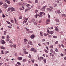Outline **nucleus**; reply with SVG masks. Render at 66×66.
Returning a JSON list of instances; mask_svg holds the SVG:
<instances>
[{
  "label": "nucleus",
  "mask_w": 66,
  "mask_h": 66,
  "mask_svg": "<svg viewBox=\"0 0 66 66\" xmlns=\"http://www.w3.org/2000/svg\"><path fill=\"white\" fill-rule=\"evenodd\" d=\"M17 64H18V65H21V63H20L19 62H17Z\"/></svg>",
  "instance_id": "obj_29"
},
{
  "label": "nucleus",
  "mask_w": 66,
  "mask_h": 66,
  "mask_svg": "<svg viewBox=\"0 0 66 66\" xmlns=\"http://www.w3.org/2000/svg\"><path fill=\"white\" fill-rule=\"evenodd\" d=\"M34 24L35 25H36L37 24V22H34Z\"/></svg>",
  "instance_id": "obj_46"
},
{
  "label": "nucleus",
  "mask_w": 66,
  "mask_h": 66,
  "mask_svg": "<svg viewBox=\"0 0 66 66\" xmlns=\"http://www.w3.org/2000/svg\"><path fill=\"white\" fill-rule=\"evenodd\" d=\"M10 38V37H9V36L7 35V36L6 38Z\"/></svg>",
  "instance_id": "obj_53"
},
{
  "label": "nucleus",
  "mask_w": 66,
  "mask_h": 66,
  "mask_svg": "<svg viewBox=\"0 0 66 66\" xmlns=\"http://www.w3.org/2000/svg\"><path fill=\"white\" fill-rule=\"evenodd\" d=\"M24 9V7L23 6H22L20 9V10H22V11H23V10Z\"/></svg>",
  "instance_id": "obj_7"
},
{
  "label": "nucleus",
  "mask_w": 66,
  "mask_h": 66,
  "mask_svg": "<svg viewBox=\"0 0 66 66\" xmlns=\"http://www.w3.org/2000/svg\"><path fill=\"white\" fill-rule=\"evenodd\" d=\"M47 22H50V20L49 19H47Z\"/></svg>",
  "instance_id": "obj_39"
},
{
  "label": "nucleus",
  "mask_w": 66,
  "mask_h": 66,
  "mask_svg": "<svg viewBox=\"0 0 66 66\" xmlns=\"http://www.w3.org/2000/svg\"><path fill=\"white\" fill-rule=\"evenodd\" d=\"M50 48H51V49H53V45H50Z\"/></svg>",
  "instance_id": "obj_30"
},
{
  "label": "nucleus",
  "mask_w": 66,
  "mask_h": 66,
  "mask_svg": "<svg viewBox=\"0 0 66 66\" xmlns=\"http://www.w3.org/2000/svg\"><path fill=\"white\" fill-rule=\"evenodd\" d=\"M23 53L24 54H28V52L26 51H24Z\"/></svg>",
  "instance_id": "obj_28"
},
{
  "label": "nucleus",
  "mask_w": 66,
  "mask_h": 66,
  "mask_svg": "<svg viewBox=\"0 0 66 66\" xmlns=\"http://www.w3.org/2000/svg\"><path fill=\"white\" fill-rule=\"evenodd\" d=\"M29 47H30L29 45H27V48H29Z\"/></svg>",
  "instance_id": "obj_63"
},
{
  "label": "nucleus",
  "mask_w": 66,
  "mask_h": 66,
  "mask_svg": "<svg viewBox=\"0 0 66 66\" xmlns=\"http://www.w3.org/2000/svg\"><path fill=\"white\" fill-rule=\"evenodd\" d=\"M46 8V6H44L42 8V11H44L45 9Z\"/></svg>",
  "instance_id": "obj_12"
},
{
  "label": "nucleus",
  "mask_w": 66,
  "mask_h": 66,
  "mask_svg": "<svg viewBox=\"0 0 66 66\" xmlns=\"http://www.w3.org/2000/svg\"><path fill=\"white\" fill-rule=\"evenodd\" d=\"M54 33V32L53 31H51V32H50V34H51V35L53 34Z\"/></svg>",
  "instance_id": "obj_17"
},
{
  "label": "nucleus",
  "mask_w": 66,
  "mask_h": 66,
  "mask_svg": "<svg viewBox=\"0 0 66 66\" xmlns=\"http://www.w3.org/2000/svg\"><path fill=\"white\" fill-rule=\"evenodd\" d=\"M1 49H3V50H5V48L3 46H1Z\"/></svg>",
  "instance_id": "obj_14"
},
{
  "label": "nucleus",
  "mask_w": 66,
  "mask_h": 66,
  "mask_svg": "<svg viewBox=\"0 0 66 66\" xmlns=\"http://www.w3.org/2000/svg\"><path fill=\"white\" fill-rule=\"evenodd\" d=\"M6 40L7 41V42H9V41L10 40V39H9V38H6Z\"/></svg>",
  "instance_id": "obj_25"
},
{
  "label": "nucleus",
  "mask_w": 66,
  "mask_h": 66,
  "mask_svg": "<svg viewBox=\"0 0 66 66\" xmlns=\"http://www.w3.org/2000/svg\"><path fill=\"white\" fill-rule=\"evenodd\" d=\"M33 32H34L33 31H29L28 32V33L29 34L30 33H33Z\"/></svg>",
  "instance_id": "obj_15"
},
{
  "label": "nucleus",
  "mask_w": 66,
  "mask_h": 66,
  "mask_svg": "<svg viewBox=\"0 0 66 66\" xmlns=\"http://www.w3.org/2000/svg\"><path fill=\"white\" fill-rule=\"evenodd\" d=\"M35 20L34 19H32L31 21V22H34V21H35Z\"/></svg>",
  "instance_id": "obj_16"
},
{
  "label": "nucleus",
  "mask_w": 66,
  "mask_h": 66,
  "mask_svg": "<svg viewBox=\"0 0 66 66\" xmlns=\"http://www.w3.org/2000/svg\"><path fill=\"white\" fill-rule=\"evenodd\" d=\"M55 13L57 12V13L58 14H60L61 13V12H60V11L59 10H58V11H55Z\"/></svg>",
  "instance_id": "obj_10"
},
{
  "label": "nucleus",
  "mask_w": 66,
  "mask_h": 66,
  "mask_svg": "<svg viewBox=\"0 0 66 66\" xmlns=\"http://www.w3.org/2000/svg\"><path fill=\"white\" fill-rule=\"evenodd\" d=\"M47 11H52V10L51 9H50L49 8H48L47 9Z\"/></svg>",
  "instance_id": "obj_18"
},
{
  "label": "nucleus",
  "mask_w": 66,
  "mask_h": 66,
  "mask_svg": "<svg viewBox=\"0 0 66 66\" xmlns=\"http://www.w3.org/2000/svg\"><path fill=\"white\" fill-rule=\"evenodd\" d=\"M38 1L37 0H36L35 1V2L36 3H38Z\"/></svg>",
  "instance_id": "obj_27"
},
{
  "label": "nucleus",
  "mask_w": 66,
  "mask_h": 66,
  "mask_svg": "<svg viewBox=\"0 0 66 66\" xmlns=\"http://www.w3.org/2000/svg\"><path fill=\"white\" fill-rule=\"evenodd\" d=\"M22 57H19L18 58V60H19V61H20V60H22Z\"/></svg>",
  "instance_id": "obj_11"
},
{
  "label": "nucleus",
  "mask_w": 66,
  "mask_h": 66,
  "mask_svg": "<svg viewBox=\"0 0 66 66\" xmlns=\"http://www.w3.org/2000/svg\"><path fill=\"white\" fill-rule=\"evenodd\" d=\"M39 16V15L38 14H36V15H35V16L36 17H37V16Z\"/></svg>",
  "instance_id": "obj_49"
},
{
  "label": "nucleus",
  "mask_w": 66,
  "mask_h": 66,
  "mask_svg": "<svg viewBox=\"0 0 66 66\" xmlns=\"http://www.w3.org/2000/svg\"><path fill=\"white\" fill-rule=\"evenodd\" d=\"M55 20H56V22H59V20L57 19H56Z\"/></svg>",
  "instance_id": "obj_24"
},
{
  "label": "nucleus",
  "mask_w": 66,
  "mask_h": 66,
  "mask_svg": "<svg viewBox=\"0 0 66 66\" xmlns=\"http://www.w3.org/2000/svg\"><path fill=\"white\" fill-rule=\"evenodd\" d=\"M9 53V51H6L5 52V54H6V53Z\"/></svg>",
  "instance_id": "obj_51"
},
{
  "label": "nucleus",
  "mask_w": 66,
  "mask_h": 66,
  "mask_svg": "<svg viewBox=\"0 0 66 66\" xmlns=\"http://www.w3.org/2000/svg\"><path fill=\"white\" fill-rule=\"evenodd\" d=\"M13 47L15 49L16 48V45L15 44H14L13 46Z\"/></svg>",
  "instance_id": "obj_33"
},
{
  "label": "nucleus",
  "mask_w": 66,
  "mask_h": 66,
  "mask_svg": "<svg viewBox=\"0 0 66 66\" xmlns=\"http://www.w3.org/2000/svg\"><path fill=\"white\" fill-rule=\"evenodd\" d=\"M11 12H14V11H15V9L13 7H11Z\"/></svg>",
  "instance_id": "obj_5"
},
{
  "label": "nucleus",
  "mask_w": 66,
  "mask_h": 66,
  "mask_svg": "<svg viewBox=\"0 0 66 66\" xmlns=\"http://www.w3.org/2000/svg\"><path fill=\"white\" fill-rule=\"evenodd\" d=\"M25 17H24V18H25V20L23 22V24L24 23H25L27 22V21H28V20L29 19V17H28V18H26H26H25Z\"/></svg>",
  "instance_id": "obj_1"
},
{
  "label": "nucleus",
  "mask_w": 66,
  "mask_h": 66,
  "mask_svg": "<svg viewBox=\"0 0 66 66\" xmlns=\"http://www.w3.org/2000/svg\"><path fill=\"white\" fill-rule=\"evenodd\" d=\"M44 62L45 63H46V59H45L44 60Z\"/></svg>",
  "instance_id": "obj_37"
},
{
  "label": "nucleus",
  "mask_w": 66,
  "mask_h": 66,
  "mask_svg": "<svg viewBox=\"0 0 66 66\" xmlns=\"http://www.w3.org/2000/svg\"><path fill=\"white\" fill-rule=\"evenodd\" d=\"M53 37L54 38H57V36H53Z\"/></svg>",
  "instance_id": "obj_45"
},
{
  "label": "nucleus",
  "mask_w": 66,
  "mask_h": 66,
  "mask_svg": "<svg viewBox=\"0 0 66 66\" xmlns=\"http://www.w3.org/2000/svg\"><path fill=\"white\" fill-rule=\"evenodd\" d=\"M1 42L2 44H3V45H4L6 43H5V42L3 39L1 40Z\"/></svg>",
  "instance_id": "obj_3"
},
{
  "label": "nucleus",
  "mask_w": 66,
  "mask_h": 66,
  "mask_svg": "<svg viewBox=\"0 0 66 66\" xmlns=\"http://www.w3.org/2000/svg\"><path fill=\"white\" fill-rule=\"evenodd\" d=\"M40 35H41V36H43V34H42V32H40Z\"/></svg>",
  "instance_id": "obj_52"
},
{
  "label": "nucleus",
  "mask_w": 66,
  "mask_h": 66,
  "mask_svg": "<svg viewBox=\"0 0 66 66\" xmlns=\"http://www.w3.org/2000/svg\"><path fill=\"white\" fill-rule=\"evenodd\" d=\"M55 51H56V52H58V50H57V48H56V50H55Z\"/></svg>",
  "instance_id": "obj_57"
},
{
  "label": "nucleus",
  "mask_w": 66,
  "mask_h": 66,
  "mask_svg": "<svg viewBox=\"0 0 66 66\" xmlns=\"http://www.w3.org/2000/svg\"><path fill=\"white\" fill-rule=\"evenodd\" d=\"M44 36H47V34L46 33H44Z\"/></svg>",
  "instance_id": "obj_50"
},
{
  "label": "nucleus",
  "mask_w": 66,
  "mask_h": 66,
  "mask_svg": "<svg viewBox=\"0 0 66 66\" xmlns=\"http://www.w3.org/2000/svg\"><path fill=\"white\" fill-rule=\"evenodd\" d=\"M21 5V2H20L19 3V5Z\"/></svg>",
  "instance_id": "obj_60"
},
{
  "label": "nucleus",
  "mask_w": 66,
  "mask_h": 66,
  "mask_svg": "<svg viewBox=\"0 0 66 66\" xmlns=\"http://www.w3.org/2000/svg\"><path fill=\"white\" fill-rule=\"evenodd\" d=\"M61 46L62 47H63V48H64V45L63 44H61Z\"/></svg>",
  "instance_id": "obj_59"
},
{
  "label": "nucleus",
  "mask_w": 66,
  "mask_h": 66,
  "mask_svg": "<svg viewBox=\"0 0 66 66\" xmlns=\"http://www.w3.org/2000/svg\"><path fill=\"white\" fill-rule=\"evenodd\" d=\"M46 44L47 45H48L49 44V43L48 42H46Z\"/></svg>",
  "instance_id": "obj_55"
},
{
  "label": "nucleus",
  "mask_w": 66,
  "mask_h": 66,
  "mask_svg": "<svg viewBox=\"0 0 66 66\" xmlns=\"http://www.w3.org/2000/svg\"><path fill=\"white\" fill-rule=\"evenodd\" d=\"M55 28L56 31H58V28H57V27H55Z\"/></svg>",
  "instance_id": "obj_23"
},
{
  "label": "nucleus",
  "mask_w": 66,
  "mask_h": 66,
  "mask_svg": "<svg viewBox=\"0 0 66 66\" xmlns=\"http://www.w3.org/2000/svg\"><path fill=\"white\" fill-rule=\"evenodd\" d=\"M38 60H39V61H42V59H41V58L40 57L39 58Z\"/></svg>",
  "instance_id": "obj_48"
},
{
  "label": "nucleus",
  "mask_w": 66,
  "mask_h": 66,
  "mask_svg": "<svg viewBox=\"0 0 66 66\" xmlns=\"http://www.w3.org/2000/svg\"><path fill=\"white\" fill-rule=\"evenodd\" d=\"M50 9H53V7H52V6H50Z\"/></svg>",
  "instance_id": "obj_64"
},
{
  "label": "nucleus",
  "mask_w": 66,
  "mask_h": 66,
  "mask_svg": "<svg viewBox=\"0 0 66 66\" xmlns=\"http://www.w3.org/2000/svg\"><path fill=\"white\" fill-rule=\"evenodd\" d=\"M50 52L53 54H55V52L53 51V50L51 49L50 50Z\"/></svg>",
  "instance_id": "obj_6"
},
{
  "label": "nucleus",
  "mask_w": 66,
  "mask_h": 66,
  "mask_svg": "<svg viewBox=\"0 0 66 66\" xmlns=\"http://www.w3.org/2000/svg\"><path fill=\"white\" fill-rule=\"evenodd\" d=\"M3 6L5 9L7 7V5L6 3H4L3 4Z\"/></svg>",
  "instance_id": "obj_2"
},
{
  "label": "nucleus",
  "mask_w": 66,
  "mask_h": 66,
  "mask_svg": "<svg viewBox=\"0 0 66 66\" xmlns=\"http://www.w3.org/2000/svg\"><path fill=\"white\" fill-rule=\"evenodd\" d=\"M45 52L46 53H48L49 52L48 51H47V50H45Z\"/></svg>",
  "instance_id": "obj_38"
},
{
  "label": "nucleus",
  "mask_w": 66,
  "mask_h": 66,
  "mask_svg": "<svg viewBox=\"0 0 66 66\" xmlns=\"http://www.w3.org/2000/svg\"><path fill=\"white\" fill-rule=\"evenodd\" d=\"M14 21H15V23H16V22H17V20H16V19L14 18Z\"/></svg>",
  "instance_id": "obj_41"
},
{
  "label": "nucleus",
  "mask_w": 66,
  "mask_h": 66,
  "mask_svg": "<svg viewBox=\"0 0 66 66\" xmlns=\"http://www.w3.org/2000/svg\"><path fill=\"white\" fill-rule=\"evenodd\" d=\"M22 49L23 50V51H26V48H25L24 47H23L22 48Z\"/></svg>",
  "instance_id": "obj_44"
},
{
  "label": "nucleus",
  "mask_w": 66,
  "mask_h": 66,
  "mask_svg": "<svg viewBox=\"0 0 66 66\" xmlns=\"http://www.w3.org/2000/svg\"><path fill=\"white\" fill-rule=\"evenodd\" d=\"M6 22L7 23H8V24H11L10 22L8 21H7Z\"/></svg>",
  "instance_id": "obj_58"
},
{
  "label": "nucleus",
  "mask_w": 66,
  "mask_h": 66,
  "mask_svg": "<svg viewBox=\"0 0 66 66\" xmlns=\"http://www.w3.org/2000/svg\"><path fill=\"white\" fill-rule=\"evenodd\" d=\"M11 22H12V23H14V20H11Z\"/></svg>",
  "instance_id": "obj_36"
},
{
  "label": "nucleus",
  "mask_w": 66,
  "mask_h": 66,
  "mask_svg": "<svg viewBox=\"0 0 66 66\" xmlns=\"http://www.w3.org/2000/svg\"><path fill=\"white\" fill-rule=\"evenodd\" d=\"M62 17L64 16V17H66V15L65 14H62Z\"/></svg>",
  "instance_id": "obj_20"
},
{
  "label": "nucleus",
  "mask_w": 66,
  "mask_h": 66,
  "mask_svg": "<svg viewBox=\"0 0 66 66\" xmlns=\"http://www.w3.org/2000/svg\"><path fill=\"white\" fill-rule=\"evenodd\" d=\"M47 32L48 33H49V34L50 33V31H49L48 29H47Z\"/></svg>",
  "instance_id": "obj_35"
},
{
  "label": "nucleus",
  "mask_w": 66,
  "mask_h": 66,
  "mask_svg": "<svg viewBox=\"0 0 66 66\" xmlns=\"http://www.w3.org/2000/svg\"><path fill=\"white\" fill-rule=\"evenodd\" d=\"M29 45H33L32 44V42L31 41H29L28 42Z\"/></svg>",
  "instance_id": "obj_9"
},
{
  "label": "nucleus",
  "mask_w": 66,
  "mask_h": 66,
  "mask_svg": "<svg viewBox=\"0 0 66 66\" xmlns=\"http://www.w3.org/2000/svg\"><path fill=\"white\" fill-rule=\"evenodd\" d=\"M30 5V4H28L26 5V6H27V7H28V6H29Z\"/></svg>",
  "instance_id": "obj_42"
},
{
  "label": "nucleus",
  "mask_w": 66,
  "mask_h": 66,
  "mask_svg": "<svg viewBox=\"0 0 66 66\" xmlns=\"http://www.w3.org/2000/svg\"><path fill=\"white\" fill-rule=\"evenodd\" d=\"M4 34L5 35H6V32L5 31H4Z\"/></svg>",
  "instance_id": "obj_47"
},
{
  "label": "nucleus",
  "mask_w": 66,
  "mask_h": 66,
  "mask_svg": "<svg viewBox=\"0 0 66 66\" xmlns=\"http://www.w3.org/2000/svg\"><path fill=\"white\" fill-rule=\"evenodd\" d=\"M5 1L7 3L9 4H10V2L8 0H5Z\"/></svg>",
  "instance_id": "obj_13"
},
{
  "label": "nucleus",
  "mask_w": 66,
  "mask_h": 66,
  "mask_svg": "<svg viewBox=\"0 0 66 66\" xmlns=\"http://www.w3.org/2000/svg\"><path fill=\"white\" fill-rule=\"evenodd\" d=\"M34 48H31V51H34Z\"/></svg>",
  "instance_id": "obj_22"
},
{
  "label": "nucleus",
  "mask_w": 66,
  "mask_h": 66,
  "mask_svg": "<svg viewBox=\"0 0 66 66\" xmlns=\"http://www.w3.org/2000/svg\"><path fill=\"white\" fill-rule=\"evenodd\" d=\"M10 10L11 11V8H9L8 9V11L9 12Z\"/></svg>",
  "instance_id": "obj_26"
},
{
  "label": "nucleus",
  "mask_w": 66,
  "mask_h": 66,
  "mask_svg": "<svg viewBox=\"0 0 66 66\" xmlns=\"http://www.w3.org/2000/svg\"><path fill=\"white\" fill-rule=\"evenodd\" d=\"M59 43V42L57 41H56V42H55V44H58Z\"/></svg>",
  "instance_id": "obj_54"
},
{
  "label": "nucleus",
  "mask_w": 66,
  "mask_h": 66,
  "mask_svg": "<svg viewBox=\"0 0 66 66\" xmlns=\"http://www.w3.org/2000/svg\"><path fill=\"white\" fill-rule=\"evenodd\" d=\"M60 55L61 56H64V55H63V54H62V53L60 54Z\"/></svg>",
  "instance_id": "obj_62"
},
{
  "label": "nucleus",
  "mask_w": 66,
  "mask_h": 66,
  "mask_svg": "<svg viewBox=\"0 0 66 66\" xmlns=\"http://www.w3.org/2000/svg\"><path fill=\"white\" fill-rule=\"evenodd\" d=\"M27 39H24V43H26V42H27Z\"/></svg>",
  "instance_id": "obj_34"
},
{
  "label": "nucleus",
  "mask_w": 66,
  "mask_h": 66,
  "mask_svg": "<svg viewBox=\"0 0 66 66\" xmlns=\"http://www.w3.org/2000/svg\"><path fill=\"white\" fill-rule=\"evenodd\" d=\"M38 12V11L37 10H35V13H36V14H37V12Z\"/></svg>",
  "instance_id": "obj_32"
},
{
  "label": "nucleus",
  "mask_w": 66,
  "mask_h": 66,
  "mask_svg": "<svg viewBox=\"0 0 66 66\" xmlns=\"http://www.w3.org/2000/svg\"><path fill=\"white\" fill-rule=\"evenodd\" d=\"M28 57L29 58V59H31V54H29V55Z\"/></svg>",
  "instance_id": "obj_43"
},
{
  "label": "nucleus",
  "mask_w": 66,
  "mask_h": 66,
  "mask_svg": "<svg viewBox=\"0 0 66 66\" xmlns=\"http://www.w3.org/2000/svg\"><path fill=\"white\" fill-rule=\"evenodd\" d=\"M35 37V36L34 35H31L30 36V38H31V39H33L34 38V37Z\"/></svg>",
  "instance_id": "obj_8"
},
{
  "label": "nucleus",
  "mask_w": 66,
  "mask_h": 66,
  "mask_svg": "<svg viewBox=\"0 0 66 66\" xmlns=\"http://www.w3.org/2000/svg\"><path fill=\"white\" fill-rule=\"evenodd\" d=\"M26 30L27 31H29V29L27 28H26Z\"/></svg>",
  "instance_id": "obj_61"
},
{
  "label": "nucleus",
  "mask_w": 66,
  "mask_h": 66,
  "mask_svg": "<svg viewBox=\"0 0 66 66\" xmlns=\"http://www.w3.org/2000/svg\"><path fill=\"white\" fill-rule=\"evenodd\" d=\"M31 10V7H30L27 8L24 11L25 12H27L28 10Z\"/></svg>",
  "instance_id": "obj_4"
},
{
  "label": "nucleus",
  "mask_w": 66,
  "mask_h": 66,
  "mask_svg": "<svg viewBox=\"0 0 66 66\" xmlns=\"http://www.w3.org/2000/svg\"><path fill=\"white\" fill-rule=\"evenodd\" d=\"M26 61H27L26 60V59H24L23 60V62H26Z\"/></svg>",
  "instance_id": "obj_31"
},
{
  "label": "nucleus",
  "mask_w": 66,
  "mask_h": 66,
  "mask_svg": "<svg viewBox=\"0 0 66 66\" xmlns=\"http://www.w3.org/2000/svg\"><path fill=\"white\" fill-rule=\"evenodd\" d=\"M3 3V2L2 1L0 2V5H1Z\"/></svg>",
  "instance_id": "obj_19"
},
{
  "label": "nucleus",
  "mask_w": 66,
  "mask_h": 66,
  "mask_svg": "<svg viewBox=\"0 0 66 66\" xmlns=\"http://www.w3.org/2000/svg\"><path fill=\"white\" fill-rule=\"evenodd\" d=\"M42 12H40L39 14L40 15H41V16L42 17V16H43V15H42Z\"/></svg>",
  "instance_id": "obj_40"
},
{
  "label": "nucleus",
  "mask_w": 66,
  "mask_h": 66,
  "mask_svg": "<svg viewBox=\"0 0 66 66\" xmlns=\"http://www.w3.org/2000/svg\"><path fill=\"white\" fill-rule=\"evenodd\" d=\"M1 52L2 54H4V53H3V50H2L1 51Z\"/></svg>",
  "instance_id": "obj_21"
},
{
  "label": "nucleus",
  "mask_w": 66,
  "mask_h": 66,
  "mask_svg": "<svg viewBox=\"0 0 66 66\" xmlns=\"http://www.w3.org/2000/svg\"><path fill=\"white\" fill-rule=\"evenodd\" d=\"M27 4V3H24L23 4V5H26Z\"/></svg>",
  "instance_id": "obj_56"
}]
</instances>
